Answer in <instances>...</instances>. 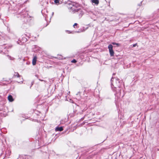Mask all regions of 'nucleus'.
<instances>
[{"instance_id":"7ed1b4c3","label":"nucleus","mask_w":159,"mask_h":159,"mask_svg":"<svg viewBox=\"0 0 159 159\" xmlns=\"http://www.w3.org/2000/svg\"><path fill=\"white\" fill-rule=\"evenodd\" d=\"M21 16L23 18V21L25 23H26L30 21L31 17L28 15V13L25 12V14H22Z\"/></svg>"},{"instance_id":"20e7f679","label":"nucleus","mask_w":159,"mask_h":159,"mask_svg":"<svg viewBox=\"0 0 159 159\" xmlns=\"http://www.w3.org/2000/svg\"><path fill=\"white\" fill-rule=\"evenodd\" d=\"M108 48L110 56H113L114 55V52L113 50V46L111 44H109L108 46Z\"/></svg>"},{"instance_id":"4468645a","label":"nucleus","mask_w":159,"mask_h":159,"mask_svg":"<svg viewBox=\"0 0 159 159\" xmlns=\"http://www.w3.org/2000/svg\"><path fill=\"white\" fill-rule=\"evenodd\" d=\"M137 45V43H136V44H134L133 45V46L134 47H135Z\"/></svg>"},{"instance_id":"423d86ee","label":"nucleus","mask_w":159,"mask_h":159,"mask_svg":"<svg viewBox=\"0 0 159 159\" xmlns=\"http://www.w3.org/2000/svg\"><path fill=\"white\" fill-rule=\"evenodd\" d=\"M37 57L36 56L34 57L32 60V64L33 65H35L36 64L37 61Z\"/></svg>"},{"instance_id":"ddd939ff","label":"nucleus","mask_w":159,"mask_h":159,"mask_svg":"<svg viewBox=\"0 0 159 159\" xmlns=\"http://www.w3.org/2000/svg\"><path fill=\"white\" fill-rule=\"evenodd\" d=\"M77 24L76 23H75L73 25V27H74V28H75V26H77Z\"/></svg>"},{"instance_id":"f03ea898","label":"nucleus","mask_w":159,"mask_h":159,"mask_svg":"<svg viewBox=\"0 0 159 159\" xmlns=\"http://www.w3.org/2000/svg\"><path fill=\"white\" fill-rule=\"evenodd\" d=\"M114 78L112 77L111 79V84L115 87L116 88L117 87H119V79L115 78L114 81L112 80V79H114Z\"/></svg>"},{"instance_id":"39448f33","label":"nucleus","mask_w":159,"mask_h":159,"mask_svg":"<svg viewBox=\"0 0 159 159\" xmlns=\"http://www.w3.org/2000/svg\"><path fill=\"white\" fill-rule=\"evenodd\" d=\"M76 12H78L77 14L80 18L84 14L83 11L80 9H79Z\"/></svg>"},{"instance_id":"9b49d317","label":"nucleus","mask_w":159,"mask_h":159,"mask_svg":"<svg viewBox=\"0 0 159 159\" xmlns=\"http://www.w3.org/2000/svg\"><path fill=\"white\" fill-rule=\"evenodd\" d=\"M55 3L57 4H60V2L59 0H54Z\"/></svg>"},{"instance_id":"1a4fd4ad","label":"nucleus","mask_w":159,"mask_h":159,"mask_svg":"<svg viewBox=\"0 0 159 159\" xmlns=\"http://www.w3.org/2000/svg\"><path fill=\"white\" fill-rule=\"evenodd\" d=\"M91 1L93 3H94L97 5H98L99 3V2L98 0H91Z\"/></svg>"},{"instance_id":"a211bd4d","label":"nucleus","mask_w":159,"mask_h":159,"mask_svg":"<svg viewBox=\"0 0 159 159\" xmlns=\"http://www.w3.org/2000/svg\"><path fill=\"white\" fill-rule=\"evenodd\" d=\"M115 75V73H113V75Z\"/></svg>"},{"instance_id":"9d476101","label":"nucleus","mask_w":159,"mask_h":159,"mask_svg":"<svg viewBox=\"0 0 159 159\" xmlns=\"http://www.w3.org/2000/svg\"><path fill=\"white\" fill-rule=\"evenodd\" d=\"M14 76L17 77H19L20 76L18 72H15L14 74Z\"/></svg>"},{"instance_id":"f8f14e48","label":"nucleus","mask_w":159,"mask_h":159,"mask_svg":"<svg viewBox=\"0 0 159 159\" xmlns=\"http://www.w3.org/2000/svg\"><path fill=\"white\" fill-rule=\"evenodd\" d=\"M71 62H73V63H75L76 62V61L75 60V59H73L72 61H71Z\"/></svg>"},{"instance_id":"f257e3e1","label":"nucleus","mask_w":159,"mask_h":159,"mask_svg":"<svg viewBox=\"0 0 159 159\" xmlns=\"http://www.w3.org/2000/svg\"><path fill=\"white\" fill-rule=\"evenodd\" d=\"M66 4L68 9L72 12H76L80 9L78 8L80 6L78 3L73 2L71 1H68Z\"/></svg>"},{"instance_id":"0eeeda50","label":"nucleus","mask_w":159,"mask_h":159,"mask_svg":"<svg viewBox=\"0 0 159 159\" xmlns=\"http://www.w3.org/2000/svg\"><path fill=\"white\" fill-rule=\"evenodd\" d=\"M55 130L56 131H61L63 130V128L62 127H57L56 128Z\"/></svg>"},{"instance_id":"f3484780","label":"nucleus","mask_w":159,"mask_h":159,"mask_svg":"<svg viewBox=\"0 0 159 159\" xmlns=\"http://www.w3.org/2000/svg\"><path fill=\"white\" fill-rule=\"evenodd\" d=\"M116 43H112V44L113 45H116Z\"/></svg>"},{"instance_id":"dca6fc26","label":"nucleus","mask_w":159,"mask_h":159,"mask_svg":"<svg viewBox=\"0 0 159 159\" xmlns=\"http://www.w3.org/2000/svg\"><path fill=\"white\" fill-rule=\"evenodd\" d=\"M116 45H117L118 46H119V45H120V44H119V43H116Z\"/></svg>"},{"instance_id":"6e6552de","label":"nucleus","mask_w":159,"mask_h":159,"mask_svg":"<svg viewBox=\"0 0 159 159\" xmlns=\"http://www.w3.org/2000/svg\"><path fill=\"white\" fill-rule=\"evenodd\" d=\"M8 100L11 102H12L13 101L14 99L12 96L11 95H9L8 97Z\"/></svg>"},{"instance_id":"2eb2a0df","label":"nucleus","mask_w":159,"mask_h":159,"mask_svg":"<svg viewBox=\"0 0 159 159\" xmlns=\"http://www.w3.org/2000/svg\"><path fill=\"white\" fill-rule=\"evenodd\" d=\"M39 80L41 81H44V82H46L44 80H42L39 79Z\"/></svg>"}]
</instances>
